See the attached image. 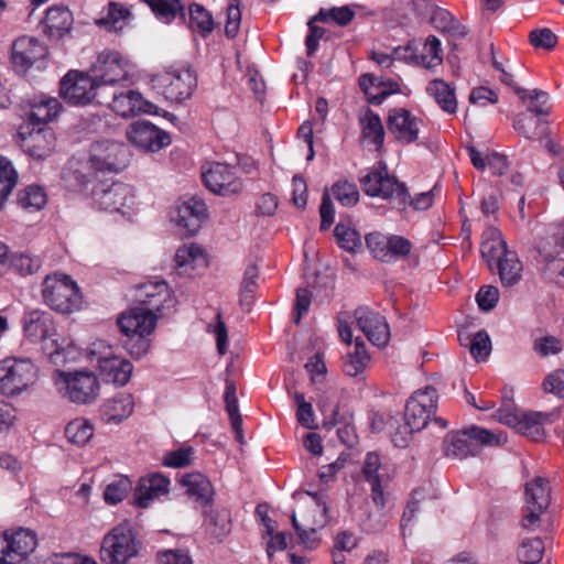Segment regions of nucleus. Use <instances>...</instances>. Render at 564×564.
I'll return each instance as SVG.
<instances>
[{
    "mask_svg": "<svg viewBox=\"0 0 564 564\" xmlns=\"http://www.w3.org/2000/svg\"><path fill=\"white\" fill-rule=\"evenodd\" d=\"M470 355L477 361H484L487 359L491 351V340L487 332H477L469 345Z\"/></svg>",
    "mask_w": 564,
    "mask_h": 564,
    "instance_id": "e2e57ef3",
    "label": "nucleus"
},
{
    "mask_svg": "<svg viewBox=\"0 0 564 564\" xmlns=\"http://www.w3.org/2000/svg\"><path fill=\"white\" fill-rule=\"evenodd\" d=\"M133 20L131 11L118 2H109L106 14L99 18L96 23L109 32L120 33L130 26Z\"/></svg>",
    "mask_w": 564,
    "mask_h": 564,
    "instance_id": "4c0bfd02",
    "label": "nucleus"
},
{
    "mask_svg": "<svg viewBox=\"0 0 564 564\" xmlns=\"http://www.w3.org/2000/svg\"><path fill=\"white\" fill-rule=\"evenodd\" d=\"M131 486L132 482L128 477H118L106 486L104 491L105 501L109 505H117L127 497Z\"/></svg>",
    "mask_w": 564,
    "mask_h": 564,
    "instance_id": "052dcab7",
    "label": "nucleus"
},
{
    "mask_svg": "<svg viewBox=\"0 0 564 564\" xmlns=\"http://www.w3.org/2000/svg\"><path fill=\"white\" fill-rule=\"evenodd\" d=\"M11 264L17 272L22 275L33 274L41 267V260L36 256L26 253L14 254L11 258Z\"/></svg>",
    "mask_w": 564,
    "mask_h": 564,
    "instance_id": "69168bd1",
    "label": "nucleus"
},
{
    "mask_svg": "<svg viewBox=\"0 0 564 564\" xmlns=\"http://www.w3.org/2000/svg\"><path fill=\"white\" fill-rule=\"evenodd\" d=\"M153 83L167 100L180 102L192 96L196 78L188 68H175L156 75Z\"/></svg>",
    "mask_w": 564,
    "mask_h": 564,
    "instance_id": "a211bd4d",
    "label": "nucleus"
},
{
    "mask_svg": "<svg viewBox=\"0 0 564 564\" xmlns=\"http://www.w3.org/2000/svg\"><path fill=\"white\" fill-rule=\"evenodd\" d=\"M333 196L346 207L356 205L359 200V192L354 183L339 181L332 187Z\"/></svg>",
    "mask_w": 564,
    "mask_h": 564,
    "instance_id": "680f3d73",
    "label": "nucleus"
},
{
    "mask_svg": "<svg viewBox=\"0 0 564 564\" xmlns=\"http://www.w3.org/2000/svg\"><path fill=\"white\" fill-rule=\"evenodd\" d=\"M513 91L520 101L527 106L528 112L540 118L551 113L552 104L549 93L538 88L525 89L519 85H513Z\"/></svg>",
    "mask_w": 564,
    "mask_h": 564,
    "instance_id": "72a5a7b5",
    "label": "nucleus"
},
{
    "mask_svg": "<svg viewBox=\"0 0 564 564\" xmlns=\"http://www.w3.org/2000/svg\"><path fill=\"white\" fill-rule=\"evenodd\" d=\"M90 72L101 86H127L132 82L133 63L121 52L106 48L98 53Z\"/></svg>",
    "mask_w": 564,
    "mask_h": 564,
    "instance_id": "1a4fd4ad",
    "label": "nucleus"
},
{
    "mask_svg": "<svg viewBox=\"0 0 564 564\" xmlns=\"http://www.w3.org/2000/svg\"><path fill=\"white\" fill-rule=\"evenodd\" d=\"M109 106L113 112L123 118L133 117L141 112L152 113L156 108L135 90L115 94Z\"/></svg>",
    "mask_w": 564,
    "mask_h": 564,
    "instance_id": "c756f323",
    "label": "nucleus"
},
{
    "mask_svg": "<svg viewBox=\"0 0 564 564\" xmlns=\"http://www.w3.org/2000/svg\"><path fill=\"white\" fill-rule=\"evenodd\" d=\"M506 441L501 431L473 425L467 430L448 432L443 441V451L448 458L466 459L479 455L485 446H500Z\"/></svg>",
    "mask_w": 564,
    "mask_h": 564,
    "instance_id": "f257e3e1",
    "label": "nucleus"
},
{
    "mask_svg": "<svg viewBox=\"0 0 564 564\" xmlns=\"http://www.w3.org/2000/svg\"><path fill=\"white\" fill-rule=\"evenodd\" d=\"M207 217L208 210L204 200L189 197L176 206L171 219L183 235L193 236L198 232Z\"/></svg>",
    "mask_w": 564,
    "mask_h": 564,
    "instance_id": "6ab92c4d",
    "label": "nucleus"
},
{
    "mask_svg": "<svg viewBox=\"0 0 564 564\" xmlns=\"http://www.w3.org/2000/svg\"><path fill=\"white\" fill-rule=\"evenodd\" d=\"M551 503V488L549 480L536 476L525 487V513L522 518V527L528 531L539 528L541 516Z\"/></svg>",
    "mask_w": 564,
    "mask_h": 564,
    "instance_id": "dca6fc26",
    "label": "nucleus"
},
{
    "mask_svg": "<svg viewBox=\"0 0 564 564\" xmlns=\"http://www.w3.org/2000/svg\"><path fill=\"white\" fill-rule=\"evenodd\" d=\"M355 17V11L350 6L344 7H334L332 9L322 8L316 15H314V20H318V22H334L339 26L347 25Z\"/></svg>",
    "mask_w": 564,
    "mask_h": 564,
    "instance_id": "5fc2aeb1",
    "label": "nucleus"
},
{
    "mask_svg": "<svg viewBox=\"0 0 564 564\" xmlns=\"http://www.w3.org/2000/svg\"><path fill=\"white\" fill-rule=\"evenodd\" d=\"M364 139L371 142L377 149L383 144L384 129L382 121L376 112L367 109L359 117Z\"/></svg>",
    "mask_w": 564,
    "mask_h": 564,
    "instance_id": "37998d69",
    "label": "nucleus"
},
{
    "mask_svg": "<svg viewBox=\"0 0 564 564\" xmlns=\"http://www.w3.org/2000/svg\"><path fill=\"white\" fill-rule=\"evenodd\" d=\"M206 264L204 249L196 243H184L177 248L174 256V265L181 274H189L197 267Z\"/></svg>",
    "mask_w": 564,
    "mask_h": 564,
    "instance_id": "c9c22d12",
    "label": "nucleus"
},
{
    "mask_svg": "<svg viewBox=\"0 0 564 564\" xmlns=\"http://www.w3.org/2000/svg\"><path fill=\"white\" fill-rule=\"evenodd\" d=\"M73 14L64 6H54L46 10L43 20L44 32L54 39H61L68 33L73 26Z\"/></svg>",
    "mask_w": 564,
    "mask_h": 564,
    "instance_id": "2f4dec72",
    "label": "nucleus"
},
{
    "mask_svg": "<svg viewBox=\"0 0 564 564\" xmlns=\"http://www.w3.org/2000/svg\"><path fill=\"white\" fill-rule=\"evenodd\" d=\"M545 547L539 538L524 539L518 546V560L522 564H536L542 560Z\"/></svg>",
    "mask_w": 564,
    "mask_h": 564,
    "instance_id": "864d4df0",
    "label": "nucleus"
},
{
    "mask_svg": "<svg viewBox=\"0 0 564 564\" xmlns=\"http://www.w3.org/2000/svg\"><path fill=\"white\" fill-rule=\"evenodd\" d=\"M480 252L488 265L492 268L512 251L508 249L502 235L498 230H491L490 236L481 242Z\"/></svg>",
    "mask_w": 564,
    "mask_h": 564,
    "instance_id": "a19ab883",
    "label": "nucleus"
},
{
    "mask_svg": "<svg viewBox=\"0 0 564 564\" xmlns=\"http://www.w3.org/2000/svg\"><path fill=\"white\" fill-rule=\"evenodd\" d=\"M18 182V174L11 162L0 156V209Z\"/></svg>",
    "mask_w": 564,
    "mask_h": 564,
    "instance_id": "6e6d98bb",
    "label": "nucleus"
},
{
    "mask_svg": "<svg viewBox=\"0 0 564 564\" xmlns=\"http://www.w3.org/2000/svg\"><path fill=\"white\" fill-rule=\"evenodd\" d=\"M443 62L441 41L430 35L426 37L424 44L421 46L417 44V51H415V65L425 68H433L441 65Z\"/></svg>",
    "mask_w": 564,
    "mask_h": 564,
    "instance_id": "79ce46f5",
    "label": "nucleus"
},
{
    "mask_svg": "<svg viewBox=\"0 0 564 564\" xmlns=\"http://www.w3.org/2000/svg\"><path fill=\"white\" fill-rule=\"evenodd\" d=\"M23 329L25 336L32 341L44 340L55 334L51 314L41 310H32L25 313Z\"/></svg>",
    "mask_w": 564,
    "mask_h": 564,
    "instance_id": "7c9ffc66",
    "label": "nucleus"
},
{
    "mask_svg": "<svg viewBox=\"0 0 564 564\" xmlns=\"http://www.w3.org/2000/svg\"><path fill=\"white\" fill-rule=\"evenodd\" d=\"M361 471L365 480L371 485V497L373 502L379 507H383V488L389 481V476L384 473L380 456L377 453L369 452L366 455Z\"/></svg>",
    "mask_w": 564,
    "mask_h": 564,
    "instance_id": "bb28decb",
    "label": "nucleus"
},
{
    "mask_svg": "<svg viewBox=\"0 0 564 564\" xmlns=\"http://www.w3.org/2000/svg\"><path fill=\"white\" fill-rule=\"evenodd\" d=\"M560 414L558 409L551 412H525L508 403L501 406L494 414V417L498 422L514 429L519 434L533 441H540L545 436V425L557 420Z\"/></svg>",
    "mask_w": 564,
    "mask_h": 564,
    "instance_id": "39448f33",
    "label": "nucleus"
},
{
    "mask_svg": "<svg viewBox=\"0 0 564 564\" xmlns=\"http://www.w3.org/2000/svg\"><path fill=\"white\" fill-rule=\"evenodd\" d=\"M131 143L141 150L156 152L171 143L170 135L150 121H135L127 131Z\"/></svg>",
    "mask_w": 564,
    "mask_h": 564,
    "instance_id": "412c9836",
    "label": "nucleus"
},
{
    "mask_svg": "<svg viewBox=\"0 0 564 564\" xmlns=\"http://www.w3.org/2000/svg\"><path fill=\"white\" fill-rule=\"evenodd\" d=\"M94 435L93 424L83 417L70 421L65 427L66 438L78 446H83L89 442Z\"/></svg>",
    "mask_w": 564,
    "mask_h": 564,
    "instance_id": "3c124183",
    "label": "nucleus"
},
{
    "mask_svg": "<svg viewBox=\"0 0 564 564\" xmlns=\"http://www.w3.org/2000/svg\"><path fill=\"white\" fill-rule=\"evenodd\" d=\"M355 318L358 328L372 345L379 348L387 346L390 340V328L382 315L361 306L355 311Z\"/></svg>",
    "mask_w": 564,
    "mask_h": 564,
    "instance_id": "5701e85b",
    "label": "nucleus"
},
{
    "mask_svg": "<svg viewBox=\"0 0 564 564\" xmlns=\"http://www.w3.org/2000/svg\"><path fill=\"white\" fill-rule=\"evenodd\" d=\"M39 369L30 358L8 357L0 360V394L18 397L32 388Z\"/></svg>",
    "mask_w": 564,
    "mask_h": 564,
    "instance_id": "0eeeda50",
    "label": "nucleus"
},
{
    "mask_svg": "<svg viewBox=\"0 0 564 564\" xmlns=\"http://www.w3.org/2000/svg\"><path fill=\"white\" fill-rule=\"evenodd\" d=\"M134 300L158 319L176 306V297L170 285L162 280L147 281L135 288Z\"/></svg>",
    "mask_w": 564,
    "mask_h": 564,
    "instance_id": "4468645a",
    "label": "nucleus"
},
{
    "mask_svg": "<svg viewBox=\"0 0 564 564\" xmlns=\"http://www.w3.org/2000/svg\"><path fill=\"white\" fill-rule=\"evenodd\" d=\"M530 41L536 48L551 50L556 45L557 36L551 29L542 28L531 31Z\"/></svg>",
    "mask_w": 564,
    "mask_h": 564,
    "instance_id": "338daca9",
    "label": "nucleus"
},
{
    "mask_svg": "<svg viewBox=\"0 0 564 564\" xmlns=\"http://www.w3.org/2000/svg\"><path fill=\"white\" fill-rule=\"evenodd\" d=\"M62 110L59 100L55 97L42 96L31 105L30 122L26 127L39 128L57 117Z\"/></svg>",
    "mask_w": 564,
    "mask_h": 564,
    "instance_id": "e433bc0d",
    "label": "nucleus"
},
{
    "mask_svg": "<svg viewBox=\"0 0 564 564\" xmlns=\"http://www.w3.org/2000/svg\"><path fill=\"white\" fill-rule=\"evenodd\" d=\"M91 199L96 208L122 216H130L135 204L134 191L130 185L105 181L91 189Z\"/></svg>",
    "mask_w": 564,
    "mask_h": 564,
    "instance_id": "f8f14e48",
    "label": "nucleus"
},
{
    "mask_svg": "<svg viewBox=\"0 0 564 564\" xmlns=\"http://www.w3.org/2000/svg\"><path fill=\"white\" fill-rule=\"evenodd\" d=\"M360 182L366 195L388 199L400 210L408 207L409 192L405 184L390 175L383 162L373 165Z\"/></svg>",
    "mask_w": 564,
    "mask_h": 564,
    "instance_id": "423d86ee",
    "label": "nucleus"
},
{
    "mask_svg": "<svg viewBox=\"0 0 564 564\" xmlns=\"http://www.w3.org/2000/svg\"><path fill=\"white\" fill-rule=\"evenodd\" d=\"M129 149L121 142L102 140L90 145L87 169L91 176L97 173H118L127 167Z\"/></svg>",
    "mask_w": 564,
    "mask_h": 564,
    "instance_id": "9b49d317",
    "label": "nucleus"
},
{
    "mask_svg": "<svg viewBox=\"0 0 564 564\" xmlns=\"http://www.w3.org/2000/svg\"><path fill=\"white\" fill-rule=\"evenodd\" d=\"M422 120L404 108L389 111L387 127L390 133L401 143H412L419 138Z\"/></svg>",
    "mask_w": 564,
    "mask_h": 564,
    "instance_id": "393cba45",
    "label": "nucleus"
},
{
    "mask_svg": "<svg viewBox=\"0 0 564 564\" xmlns=\"http://www.w3.org/2000/svg\"><path fill=\"white\" fill-rule=\"evenodd\" d=\"M359 85L367 99L375 105H380L389 95L399 91V85L395 82H384L380 77L371 74H365L359 78Z\"/></svg>",
    "mask_w": 564,
    "mask_h": 564,
    "instance_id": "f704fd0d",
    "label": "nucleus"
},
{
    "mask_svg": "<svg viewBox=\"0 0 564 564\" xmlns=\"http://www.w3.org/2000/svg\"><path fill=\"white\" fill-rule=\"evenodd\" d=\"M563 347V341L553 335L539 337L533 344L534 351L541 357L557 355L562 351Z\"/></svg>",
    "mask_w": 564,
    "mask_h": 564,
    "instance_id": "0e129e2a",
    "label": "nucleus"
},
{
    "mask_svg": "<svg viewBox=\"0 0 564 564\" xmlns=\"http://www.w3.org/2000/svg\"><path fill=\"white\" fill-rule=\"evenodd\" d=\"M42 297L47 306L62 314H70L82 306V293L77 283L63 273H54L44 279Z\"/></svg>",
    "mask_w": 564,
    "mask_h": 564,
    "instance_id": "6e6552de",
    "label": "nucleus"
},
{
    "mask_svg": "<svg viewBox=\"0 0 564 564\" xmlns=\"http://www.w3.org/2000/svg\"><path fill=\"white\" fill-rule=\"evenodd\" d=\"M436 404L437 394L434 388L426 387L414 392L405 405L404 425L391 435L397 447H405L411 435L426 426L431 414L436 410Z\"/></svg>",
    "mask_w": 564,
    "mask_h": 564,
    "instance_id": "7ed1b4c3",
    "label": "nucleus"
},
{
    "mask_svg": "<svg viewBox=\"0 0 564 564\" xmlns=\"http://www.w3.org/2000/svg\"><path fill=\"white\" fill-rule=\"evenodd\" d=\"M430 22L436 30L447 33L454 39H462L467 34L465 26L459 24L453 14L446 9H434L431 14Z\"/></svg>",
    "mask_w": 564,
    "mask_h": 564,
    "instance_id": "a18cd8bd",
    "label": "nucleus"
},
{
    "mask_svg": "<svg viewBox=\"0 0 564 564\" xmlns=\"http://www.w3.org/2000/svg\"><path fill=\"white\" fill-rule=\"evenodd\" d=\"M426 91L444 111L448 113L456 111L457 100L455 97V88L448 83L436 78L429 83Z\"/></svg>",
    "mask_w": 564,
    "mask_h": 564,
    "instance_id": "ea45409f",
    "label": "nucleus"
},
{
    "mask_svg": "<svg viewBox=\"0 0 564 564\" xmlns=\"http://www.w3.org/2000/svg\"><path fill=\"white\" fill-rule=\"evenodd\" d=\"M225 403H226V411L229 415L232 430L235 431L237 438H240L241 437L242 419L239 413L238 400L236 397V387L231 382H227V384H226Z\"/></svg>",
    "mask_w": 564,
    "mask_h": 564,
    "instance_id": "bf43d9fd",
    "label": "nucleus"
},
{
    "mask_svg": "<svg viewBox=\"0 0 564 564\" xmlns=\"http://www.w3.org/2000/svg\"><path fill=\"white\" fill-rule=\"evenodd\" d=\"M170 480L161 474L142 477L134 490V503L140 508H148L153 501L167 495Z\"/></svg>",
    "mask_w": 564,
    "mask_h": 564,
    "instance_id": "cd10ccee",
    "label": "nucleus"
},
{
    "mask_svg": "<svg viewBox=\"0 0 564 564\" xmlns=\"http://www.w3.org/2000/svg\"><path fill=\"white\" fill-rule=\"evenodd\" d=\"M202 177L205 186L218 195L235 194L241 188L235 170L225 163H207L203 166Z\"/></svg>",
    "mask_w": 564,
    "mask_h": 564,
    "instance_id": "aec40b11",
    "label": "nucleus"
},
{
    "mask_svg": "<svg viewBox=\"0 0 564 564\" xmlns=\"http://www.w3.org/2000/svg\"><path fill=\"white\" fill-rule=\"evenodd\" d=\"M335 237L338 246L348 252H355L361 247L360 234L348 225L337 224Z\"/></svg>",
    "mask_w": 564,
    "mask_h": 564,
    "instance_id": "13d9d810",
    "label": "nucleus"
},
{
    "mask_svg": "<svg viewBox=\"0 0 564 564\" xmlns=\"http://www.w3.org/2000/svg\"><path fill=\"white\" fill-rule=\"evenodd\" d=\"M546 121L540 117L533 119L527 113H518L513 119L514 130L525 139L534 140L546 133Z\"/></svg>",
    "mask_w": 564,
    "mask_h": 564,
    "instance_id": "de8ad7c7",
    "label": "nucleus"
},
{
    "mask_svg": "<svg viewBox=\"0 0 564 564\" xmlns=\"http://www.w3.org/2000/svg\"><path fill=\"white\" fill-rule=\"evenodd\" d=\"M37 545L34 531L19 528L0 535V564H20L25 561Z\"/></svg>",
    "mask_w": 564,
    "mask_h": 564,
    "instance_id": "2eb2a0df",
    "label": "nucleus"
},
{
    "mask_svg": "<svg viewBox=\"0 0 564 564\" xmlns=\"http://www.w3.org/2000/svg\"><path fill=\"white\" fill-rule=\"evenodd\" d=\"M308 495L312 497L313 501L305 509L303 524L299 522L295 512L291 516L292 525L301 541L305 544L312 541L311 535H314L317 529L323 528L327 523L326 503L316 495Z\"/></svg>",
    "mask_w": 564,
    "mask_h": 564,
    "instance_id": "4be33fe9",
    "label": "nucleus"
},
{
    "mask_svg": "<svg viewBox=\"0 0 564 564\" xmlns=\"http://www.w3.org/2000/svg\"><path fill=\"white\" fill-rule=\"evenodd\" d=\"M131 524L127 521L113 527L102 539L100 558L105 564H130L139 554Z\"/></svg>",
    "mask_w": 564,
    "mask_h": 564,
    "instance_id": "9d476101",
    "label": "nucleus"
},
{
    "mask_svg": "<svg viewBox=\"0 0 564 564\" xmlns=\"http://www.w3.org/2000/svg\"><path fill=\"white\" fill-rule=\"evenodd\" d=\"M316 405L324 416V423L335 425L339 420L337 392L334 388H327L318 393Z\"/></svg>",
    "mask_w": 564,
    "mask_h": 564,
    "instance_id": "8fccbe9b",
    "label": "nucleus"
},
{
    "mask_svg": "<svg viewBox=\"0 0 564 564\" xmlns=\"http://www.w3.org/2000/svg\"><path fill=\"white\" fill-rule=\"evenodd\" d=\"M182 486L186 494L197 501L209 503L214 496L213 485L209 479L200 473H189L182 477Z\"/></svg>",
    "mask_w": 564,
    "mask_h": 564,
    "instance_id": "58836bf2",
    "label": "nucleus"
},
{
    "mask_svg": "<svg viewBox=\"0 0 564 564\" xmlns=\"http://www.w3.org/2000/svg\"><path fill=\"white\" fill-rule=\"evenodd\" d=\"M46 200V193L39 185H29L18 195L19 206L30 213L42 209L45 206Z\"/></svg>",
    "mask_w": 564,
    "mask_h": 564,
    "instance_id": "603ef678",
    "label": "nucleus"
},
{
    "mask_svg": "<svg viewBox=\"0 0 564 564\" xmlns=\"http://www.w3.org/2000/svg\"><path fill=\"white\" fill-rule=\"evenodd\" d=\"M98 368L107 381L117 386L127 384L133 371L132 364L116 354L111 357H104Z\"/></svg>",
    "mask_w": 564,
    "mask_h": 564,
    "instance_id": "473e14b6",
    "label": "nucleus"
},
{
    "mask_svg": "<svg viewBox=\"0 0 564 564\" xmlns=\"http://www.w3.org/2000/svg\"><path fill=\"white\" fill-rule=\"evenodd\" d=\"M189 25L203 35L209 34L215 28L212 14L197 3L189 8Z\"/></svg>",
    "mask_w": 564,
    "mask_h": 564,
    "instance_id": "4d7b16f0",
    "label": "nucleus"
},
{
    "mask_svg": "<svg viewBox=\"0 0 564 564\" xmlns=\"http://www.w3.org/2000/svg\"><path fill=\"white\" fill-rule=\"evenodd\" d=\"M366 246L372 257L384 263H393L408 257L412 250L409 239L399 235L373 231L366 236Z\"/></svg>",
    "mask_w": 564,
    "mask_h": 564,
    "instance_id": "f3484780",
    "label": "nucleus"
},
{
    "mask_svg": "<svg viewBox=\"0 0 564 564\" xmlns=\"http://www.w3.org/2000/svg\"><path fill=\"white\" fill-rule=\"evenodd\" d=\"M542 387L545 392L553 393L560 398H563L564 369H556L553 372L549 373L545 377Z\"/></svg>",
    "mask_w": 564,
    "mask_h": 564,
    "instance_id": "774afa93",
    "label": "nucleus"
},
{
    "mask_svg": "<svg viewBox=\"0 0 564 564\" xmlns=\"http://www.w3.org/2000/svg\"><path fill=\"white\" fill-rule=\"evenodd\" d=\"M52 381L62 399L77 405L93 404L100 395V381L88 369L55 370Z\"/></svg>",
    "mask_w": 564,
    "mask_h": 564,
    "instance_id": "f03ea898",
    "label": "nucleus"
},
{
    "mask_svg": "<svg viewBox=\"0 0 564 564\" xmlns=\"http://www.w3.org/2000/svg\"><path fill=\"white\" fill-rule=\"evenodd\" d=\"M99 88L93 74L70 69L59 82V96L70 105L86 106L97 98Z\"/></svg>",
    "mask_w": 564,
    "mask_h": 564,
    "instance_id": "ddd939ff",
    "label": "nucleus"
},
{
    "mask_svg": "<svg viewBox=\"0 0 564 564\" xmlns=\"http://www.w3.org/2000/svg\"><path fill=\"white\" fill-rule=\"evenodd\" d=\"M156 322L158 316L154 313L145 311L139 305L119 316L118 326L127 336L124 347L131 356L141 358L148 352L150 341L147 337L155 329Z\"/></svg>",
    "mask_w": 564,
    "mask_h": 564,
    "instance_id": "20e7f679",
    "label": "nucleus"
},
{
    "mask_svg": "<svg viewBox=\"0 0 564 564\" xmlns=\"http://www.w3.org/2000/svg\"><path fill=\"white\" fill-rule=\"evenodd\" d=\"M369 362L370 357L365 344L360 339H356L355 349L346 355L343 369L347 376L357 377L365 371Z\"/></svg>",
    "mask_w": 564,
    "mask_h": 564,
    "instance_id": "09e8293b",
    "label": "nucleus"
},
{
    "mask_svg": "<svg viewBox=\"0 0 564 564\" xmlns=\"http://www.w3.org/2000/svg\"><path fill=\"white\" fill-rule=\"evenodd\" d=\"M496 267L503 286L510 288L520 282L523 267L514 251L507 253V257L502 258Z\"/></svg>",
    "mask_w": 564,
    "mask_h": 564,
    "instance_id": "c03bdc74",
    "label": "nucleus"
},
{
    "mask_svg": "<svg viewBox=\"0 0 564 564\" xmlns=\"http://www.w3.org/2000/svg\"><path fill=\"white\" fill-rule=\"evenodd\" d=\"M46 53V47L37 39L24 35L13 42L11 59L17 68L25 72L34 63L44 58Z\"/></svg>",
    "mask_w": 564,
    "mask_h": 564,
    "instance_id": "a878e982",
    "label": "nucleus"
},
{
    "mask_svg": "<svg viewBox=\"0 0 564 564\" xmlns=\"http://www.w3.org/2000/svg\"><path fill=\"white\" fill-rule=\"evenodd\" d=\"M134 398L128 392H118L106 399L99 408L100 416L108 424H120L134 411Z\"/></svg>",
    "mask_w": 564,
    "mask_h": 564,
    "instance_id": "c85d7f7f",
    "label": "nucleus"
},
{
    "mask_svg": "<svg viewBox=\"0 0 564 564\" xmlns=\"http://www.w3.org/2000/svg\"><path fill=\"white\" fill-rule=\"evenodd\" d=\"M208 533L218 541H223L231 531V516L226 508L210 510L206 517Z\"/></svg>",
    "mask_w": 564,
    "mask_h": 564,
    "instance_id": "49530a36",
    "label": "nucleus"
},
{
    "mask_svg": "<svg viewBox=\"0 0 564 564\" xmlns=\"http://www.w3.org/2000/svg\"><path fill=\"white\" fill-rule=\"evenodd\" d=\"M19 138L23 151L35 160H45L55 148V135L50 128L32 127L29 131L22 128Z\"/></svg>",
    "mask_w": 564,
    "mask_h": 564,
    "instance_id": "b1692460",
    "label": "nucleus"
}]
</instances>
